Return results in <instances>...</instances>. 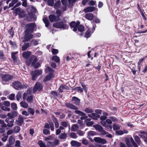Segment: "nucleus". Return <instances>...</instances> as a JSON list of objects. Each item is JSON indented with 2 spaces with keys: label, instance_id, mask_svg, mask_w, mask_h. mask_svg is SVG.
Instances as JSON below:
<instances>
[{
  "label": "nucleus",
  "instance_id": "16",
  "mask_svg": "<svg viewBox=\"0 0 147 147\" xmlns=\"http://www.w3.org/2000/svg\"><path fill=\"white\" fill-rule=\"evenodd\" d=\"M24 122V118L21 115H20L18 119L16 120V124L19 126H21Z\"/></svg>",
  "mask_w": 147,
  "mask_h": 147
},
{
  "label": "nucleus",
  "instance_id": "21",
  "mask_svg": "<svg viewBox=\"0 0 147 147\" xmlns=\"http://www.w3.org/2000/svg\"><path fill=\"white\" fill-rule=\"evenodd\" d=\"M138 135L142 138L144 140L145 142H146V136L147 135V133L145 132H141Z\"/></svg>",
  "mask_w": 147,
  "mask_h": 147
},
{
  "label": "nucleus",
  "instance_id": "49",
  "mask_svg": "<svg viewBox=\"0 0 147 147\" xmlns=\"http://www.w3.org/2000/svg\"><path fill=\"white\" fill-rule=\"evenodd\" d=\"M47 2L48 5L49 6H52L54 5L53 0H48Z\"/></svg>",
  "mask_w": 147,
  "mask_h": 147
},
{
  "label": "nucleus",
  "instance_id": "12",
  "mask_svg": "<svg viewBox=\"0 0 147 147\" xmlns=\"http://www.w3.org/2000/svg\"><path fill=\"white\" fill-rule=\"evenodd\" d=\"M32 65L34 67L37 68L39 66L40 64L39 62H37L36 63L37 61V57L36 56H33L32 57Z\"/></svg>",
  "mask_w": 147,
  "mask_h": 147
},
{
  "label": "nucleus",
  "instance_id": "28",
  "mask_svg": "<svg viewBox=\"0 0 147 147\" xmlns=\"http://www.w3.org/2000/svg\"><path fill=\"white\" fill-rule=\"evenodd\" d=\"M26 101L27 102L29 103L33 102V96H29L26 98Z\"/></svg>",
  "mask_w": 147,
  "mask_h": 147
},
{
  "label": "nucleus",
  "instance_id": "10",
  "mask_svg": "<svg viewBox=\"0 0 147 147\" xmlns=\"http://www.w3.org/2000/svg\"><path fill=\"white\" fill-rule=\"evenodd\" d=\"M33 38V35L31 33L28 32L27 31H25V36L24 37V40L26 41H29Z\"/></svg>",
  "mask_w": 147,
  "mask_h": 147
},
{
  "label": "nucleus",
  "instance_id": "18",
  "mask_svg": "<svg viewBox=\"0 0 147 147\" xmlns=\"http://www.w3.org/2000/svg\"><path fill=\"white\" fill-rule=\"evenodd\" d=\"M49 18L50 21L51 22L54 21H58L59 20V17L58 16L56 17L55 16L53 15H50L49 16Z\"/></svg>",
  "mask_w": 147,
  "mask_h": 147
},
{
  "label": "nucleus",
  "instance_id": "35",
  "mask_svg": "<svg viewBox=\"0 0 147 147\" xmlns=\"http://www.w3.org/2000/svg\"><path fill=\"white\" fill-rule=\"evenodd\" d=\"M61 5L60 1H57L54 5V7L56 9H58L59 8Z\"/></svg>",
  "mask_w": 147,
  "mask_h": 147
},
{
  "label": "nucleus",
  "instance_id": "44",
  "mask_svg": "<svg viewBox=\"0 0 147 147\" xmlns=\"http://www.w3.org/2000/svg\"><path fill=\"white\" fill-rule=\"evenodd\" d=\"M77 29L80 32H82L84 30V27L82 25H80L78 26Z\"/></svg>",
  "mask_w": 147,
  "mask_h": 147
},
{
  "label": "nucleus",
  "instance_id": "50",
  "mask_svg": "<svg viewBox=\"0 0 147 147\" xmlns=\"http://www.w3.org/2000/svg\"><path fill=\"white\" fill-rule=\"evenodd\" d=\"M11 107L14 110H16L17 109V105L15 103H12L11 104Z\"/></svg>",
  "mask_w": 147,
  "mask_h": 147
},
{
  "label": "nucleus",
  "instance_id": "52",
  "mask_svg": "<svg viewBox=\"0 0 147 147\" xmlns=\"http://www.w3.org/2000/svg\"><path fill=\"white\" fill-rule=\"evenodd\" d=\"M64 89H66L65 86H61L58 89L59 92H63L62 90H63Z\"/></svg>",
  "mask_w": 147,
  "mask_h": 147
},
{
  "label": "nucleus",
  "instance_id": "36",
  "mask_svg": "<svg viewBox=\"0 0 147 147\" xmlns=\"http://www.w3.org/2000/svg\"><path fill=\"white\" fill-rule=\"evenodd\" d=\"M113 130H117L120 129V127L118 124L115 123L113 125Z\"/></svg>",
  "mask_w": 147,
  "mask_h": 147
},
{
  "label": "nucleus",
  "instance_id": "40",
  "mask_svg": "<svg viewBox=\"0 0 147 147\" xmlns=\"http://www.w3.org/2000/svg\"><path fill=\"white\" fill-rule=\"evenodd\" d=\"M38 144L39 145L40 147H47L45 143H43L42 141L40 140L38 141Z\"/></svg>",
  "mask_w": 147,
  "mask_h": 147
},
{
  "label": "nucleus",
  "instance_id": "32",
  "mask_svg": "<svg viewBox=\"0 0 147 147\" xmlns=\"http://www.w3.org/2000/svg\"><path fill=\"white\" fill-rule=\"evenodd\" d=\"M93 127L96 130L98 131H100L101 130H102V129L103 128L101 125H94Z\"/></svg>",
  "mask_w": 147,
  "mask_h": 147
},
{
  "label": "nucleus",
  "instance_id": "59",
  "mask_svg": "<svg viewBox=\"0 0 147 147\" xmlns=\"http://www.w3.org/2000/svg\"><path fill=\"white\" fill-rule=\"evenodd\" d=\"M15 95L14 94H12L10 95L9 96V99L11 100H13L15 98Z\"/></svg>",
  "mask_w": 147,
  "mask_h": 147
},
{
  "label": "nucleus",
  "instance_id": "26",
  "mask_svg": "<svg viewBox=\"0 0 147 147\" xmlns=\"http://www.w3.org/2000/svg\"><path fill=\"white\" fill-rule=\"evenodd\" d=\"M17 115V113L16 112H14L11 113H8L7 114V116L9 117L10 118H13L14 117L16 116Z\"/></svg>",
  "mask_w": 147,
  "mask_h": 147
},
{
  "label": "nucleus",
  "instance_id": "25",
  "mask_svg": "<svg viewBox=\"0 0 147 147\" xmlns=\"http://www.w3.org/2000/svg\"><path fill=\"white\" fill-rule=\"evenodd\" d=\"M20 105L21 107L24 108H27L28 107V104L25 101H22L20 103Z\"/></svg>",
  "mask_w": 147,
  "mask_h": 147
},
{
  "label": "nucleus",
  "instance_id": "39",
  "mask_svg": "<svg viewBox=\"0 0 147 147\" xmlns=\"http://www.w3.org/2000/svg\"><path fill=\"white\" fill-rule=\"evenodd\" d=\"M96 134V132L93 131H88V138L90 139L89 136H92L95 135Z\"/></svg>",
  "mask_w": 147,
  "mask_h": 147
},
{
  "label": "nucleus",
  "instance_id": "22",
  "mask_svg": "<svg viewBox=\"0 0 147 147\" xmlns=\"http://www.w3.org/2000/svg\"><path fill=\"white\" fill-rule=\"evenodd\" d=\"M71 145L72 146H80L81 144L80 143L77 142L75 140H72L70 142Z\"/></svg>",
  "mask_w": 147,
  "mask_h": 147
},
{
  "label": "nucleus",
  "instance_id": "47",
  "mask_svg": "<svg viewBox=\"0 0 147 147\" xmlns=\"http://www.w3.org/2000/svg\"><path fill=\"white\" fill-rule=\"evenodd\" d=\"M9 43L12 45L14 49H15L17 47V45L16 43L14 42H13L11 40L9 41Z\"/></svg>",
  "mask_w": 147,
  "mask_h": 147
},
{
  "label": "nucleus",
  "instance_id": "45",
  "mask_svg": "<svg viewBox=\"0 0 147 147\" xmlns=\"http://www.w3.org/2000/svg\"><path fill=\"white\" fill-rule=\"evenodd\" d=\"M21 94L22 93L20 92H18L16 96V99L17 100L19 101L21 98Z\"/></svg>",
  "mask_w": 147,
  "mask_h": 147
},
{
  "label": "nucleus",
  "instance_id": "9",
  "mask_svg": "<svg viewBox=\"0 0 147 147\" xmlns=\"http://www.w3.org/2000/svg\"><path fill=\"white\" fill-rule=\"evenodd\" d=\"M42 71L41 70H37L32 72V80H35L36 78L39 75L42 74Z\"/></svg>",
  "mask_w": 147,
  "mask_h": 147
},
{
  "label": "nucleus",
  "instance_id": "8",
  "mask_svg": "<svg viewBox=\"0 0 147 147\" xmlns=\"http://www.w3.org/2000/svg\"><path fill=\"white\" fill-rule=\"evenodd\" d=\"M35 26V23H30L27 25V29L26 31H27L28 32L32 33L34 31Z\"/></svg>",
  "mask_w": 147,
  "mask_h": 147
},
{
  "label": "nucleus",
  "instance_id": "20",
  "mask_svg": "<svg viewBox=\"0 0 147 147\" xmlns=\"http://www.w3.org/2000/svg\"><path fill=\"white\" fill-rule=\"evenodd\" d=\"M66 105L67 107L71 109L74 110H78V107L70 103H66Z\"/></svg>",
  "mask_w": 147,
  "mask_h": 147
},
{
  "label": "nucleus",
  "instance_id": "11",
  "mask_svg": "<svg viewBox=\"0 0 147 147\" xmlns=\"http://www.w3.org/2000/svg\"><path fill=\"white\" fill-rule=\"evenodd\" d=\"M80 24V22L78 21H77L76 23L75 22H72L70 23V26L71 28H73V30L76 32L77 31L78 26Z\"/></svg>",
  "mask_w": 147,
  "mask_h": 147
},
{
  "label": "nucleus",
  "instance_id": "6",
  "mask_svg": "<svg viewBox=\"0 0 147 147\" xmlns=\"http://www.w3.org/2000/svg\"><path fill=\"white\" fill-rule=\"evenodd\" d=\"M59 144V141L57 139H55L54 142L48 141L47 142V145L48 147H55Z\"/></svg>",
  "mask_w": 147,
  "mask_h": 147
},
{
  "label": "nucleus",
  "instance_id": "1",
  "mask_svg": "<svg viewBox=\"0 0 147 147\" xmlns=\"http://www.w3.org/2000/svg\"><path fill=\"white\" fill-rule=\"evenodd\" d=\"M45 72L47 73H49V74L45 78L44 82L49 81L54 76L53 70L49 67H47L45 70Z\"/></svg>",
  "mask_w": 147,
  "mask_h": 147
},
{
  "label": "nucleus",
  "instance_id": "46",
  "mask_svg": "<svg viewBox=\"0 0 147 147\" xmlns=\"http://www.w3.org/2000/svg\"><path fill=\"white\" fill-rule=\"evenodd\" d=\"M43 133L45 135L50 134V131L49 130L44 129L43 130Z\"/></svg>",
  "mask_w": 147,
  "mask_h": 147
},
{
  "label": "nucleus",
  "instance_id": "55",
  "mask_svg": "<svg viewBox=\"0 0 147 147\" xmlns=\"http://www.w3.org/2000/svg\"><path fill=\"white\" fill-rule=\"evenodd\" d=\"M75 89L77 91L79 92H82L83 91L82 89L80 87H76L75 88Z\"/></svg>",
  "mask_w": 147,
  "mask_h": 147
},
{
  "label": "nucleus",
  "instance_id": "51",
  "mask_svg": "<svg viewBox=\"0 0 147 147\" xmlns=\"http://www.w3.org/2000/svg\"><path fill=\"white\" fill-rule=\"evenodd\" d=\"M0 124L1 125V127H6V123H5L4 120L0 119Z\"/></svg>",
  "mask_w": 147,
  "mask_h": 147
},
{
  "label": "nucleus",
  "instance_id": "48",
  "mask_svg": "<svg viewBox=\"0 0 147 147\" xmlns=\"http://www.w3.org/2000/svg\"><path fill=\"white\" fill-rule=\"evenodd\" d=\"M130 140L134 147H138V146L137 144L135 142L132 137H131L130 138Z\"/></svg>",
  "mask_w": 147,
  "mask_h": 147
},
{
  "label": "nucleus",
  "instance_id": "23",
  "mask_svg": "<svg viewBox=\"0 0 147 147\" xmlns=\"http://www.w3.org/2000/svg\"><path fill=\"white\" fill-rule=\"evenodd\" d=\"M86 18L89 20H92L94 18V15L92 13H88L86 14Z\"/></svg>",
  "mask_w": 147,
  "mask_h": 147
},
{
  "label": "nucleus",
  "instance_id": "42",
  "mask_svg": "<svg viewBox=\"0 0 147 147\" xmlns=\"http://www.w3.org/2000/svg\"><path fill=\"white\" fill-rule=\"evenodd\" d=\"M134 138L138 144H140L141 143V142L138 136H136Z\"/></svg>",
  "mask_w": 147,
  "mask_h": 147
},
{
  "label": "nucleus",
  "instance_id": "41",
  "mask_svg": "<svg viewBox=\"0 0 147 147\" xmlns=\"http://www.w3.org/2000/svg\"><path fill=\"white\" fill-rule=\"evenodd\" d=\"M18 0H12L11 3H9V7H13L15 4H16Z\"/></svg>",
  "mask_w": 147,
  "mask_h": 147
},
{
  "label": "nucleus",
  "instance_id": "54",
  "mask_svg": "<svg viewBox=\"0 0 147 147\" xmlns=\"http://www.w3.org/2000/svg\"><path fill=\"white\" fill-rule=\"evenodd\" d=\"M53 139V138L52 136H50L45 138V141H48L49 140H52Z\"/></svg>",
  "mask_w": 147,
  "mask_h": 147
},
{
  "label": "nucleus",
  "instance_id": "30",
  "mask_svg": "<svg viewBox=\"0 0 147 147\" xmlns=\"http://www.w3.org/2000/svg\"><path fill=\"white\" fill-rule=\"evenodd\" d=\"M92 30L91 29H88L86 31L85 36L86 38H88L90 37L92 32L91 31Z\"/></svg>",
  "mask_w": 147,
  "mask_h": 147
},
{
  "label": "nucleus",
  "instance_id": "24",
  "mask_svg": "<svg viewBox=\"0 0 147 147\" xmlns=\"http://www.w3.org/2000/svg\"><path fill=\"white\" fill-rule=\"evenodd\" d=\"M31 53L29 51H27L23 53L22 56L25 59L28 58L30 56Z\"/></svg>",
  "mask_w": 147,
  "mask_h": 147
},
{
  "label": "nucleus",
  "instance_id": "34",
  "mask_svg": "<svg viewBox=\"0 0 147 147\" xmlns=\"http://www.w3.org/2000/svg\"><path fill=\"white\" fill-rule=\"evenodd\" d=\"M29 45L28 43H25L22 47V50L24 51L26 50L29 47Z\"/></svg>",
  "mask_w": 147,
  "mask_h": 147
},
{
  "label": "nucleus",
  "instance_id": "15",
  "mask_svg": "<svg viewBox=\"0 0 147 147\" xmlns=\"http://www.w3.org/2000/svg\"><path fill=\"white\" fill-rule=\"evenodd\" d=\"M42 88V86L40 84L39 82H37L36 84L33 88V92L35 93L37 90L38 91L41 90Z\"/></svg>",
  "mask_w": 147,
  "mask_h": 147
},
{
  "label": "nucleus",
  "instance_id": "13",
  "mask_svg": "<svg viewBox=\"0 0 147 147\" xmlns=\"http://www.w3.org/2000/svg\"><path fill=\"white\" fill-rule=\"evenodd\" d=\"M13 76H11L10 74H7L4 75L3 76L2 79L3 80V83L4 82L8 81L10 80L13 78Z\"/></svg>",
  "mask_w": 147,
  "mask_h": 147
},
{
  "label": "nucleus",
  "instance_id": "31",
  "mask_svg": "<svg viewBox=\"0 0 147 147\" xmlns=\"http://www.w3.org/2000/svg\"><path fill=\"white\" fill-rule=\"evenodd\" d=\"M43 21L45 24V26L46 27H47L50 23L49 22L48 19L47 17H45L43 19Z\"/></svg>",
  "mask_w": 147,
  "mask_h": 147
},
{
  "label": "nucleus",
  "instance_id": "2",
  "mask_svg": "<svg viewBox=\"0 0 147 147\" xmlns=\"http://www.w3.org/2000/svg\"><path fill=\"white\" fill-rule=\"evenodd\" d=\"M100 123L102 125L109 130H111L112 128V126L111 125L112 122L110 119H107L105 121H101Z\"/></svg>",
  "mask_w": 147,
  "mask_h": 147
},
{
  "label": "nucleus",
  "instance_id": "14",
  "mask_svg": "<svg viewBox=\"0 0 147 147\" xmlns=\"http://www.w3.org/2000/svg\"><path fill=\"white\" fill-rule=\"evenodd\" d=\"M97 9L94 6H89L85 8L84 11L85 13L92 12L94 11L97 10Z\"/></svg>",
  "mask_w": 147,
  "mask_h": 147
},
{
  "label": "nucleus",
  "instance_id": "43",
  "mask_svg": "<svg viewBox=\"0 0 147 147\" xmlns=\"http://www.w3.org/2000/svg\"><path fill=\"white\" fill-rule=\"evenodd\" d=\"M20 127L18 126L15 127L13 128V131L15 133L18 132L20 130Z\"/></svg>",
  "mask_w": 147,
  "mask_h": 147
},
{
  "label": "nucleus",
  "instance_id": "64",
  "mask_svg": "<svg viewBox=\"0 0 147 147\" xmlns=\"http://www.w3.org/2000/svg\"><path fill=\"white\" fill-rule=\"evenodd\" d=\"M86 125L88 126H91L93 124V122L92 121L86 122Z\"/></svg>",
  "mask_w": 147,
  "mask_h": 147
},
{
  "label": "nucleus",
  "instance_id": "7",
  "mask_svg": "<svg viewBox=\"0 0 147 147\" xmlns=\"http://www.w3.org/2000/svg\"><path fill=\"white\" fill-rule=\"evenodd\" d=\"M5 121L7 123V124H6V127H11L14 125V120L12 119L7 117L5 119Z\"/></svg>",
  "mask_w": 147,
  "mask_h": 147
},
{
  "label": "nucleus",
  "instance_id": "56",
  "mask_svg": "<svg viewBox=\"0 0 147 147\" xmlns=\"http://www.w3.org/2000/svg\"><path fill=\"white\" fill-rule=\"evenodd\" d=\"M28 112L29 113L32 115H34V110L32 109L31 108H28Z\"/></svg>",
  "mask_w": 147,
  "mask_h": 147
},
{
  "label": "nucleus",
  "instance_id": "4",
  "mask_svg": "<svg viewBox=\"0 0 147 147\" xmlns=\"http://www.w3.org/2000/svg\"><path fill=\"white\" fill-rule=\"evenodd\" d=\"M53 26L57 28H68L67 25L64 24L63 22H60L54 23Z\"/></svg>",
  "mask_w": 147,
  "mask_h": 147
},
{
  "label": "nucleus",
  "instance_id": "37",
  "mask_svg": "<svg viewBox=\"0 0 147 147\" xmlns=\"http://www.w3.org/2000/svg\"><path fill=\"white\" fill-rule=\"evenodd\" d=\"M75 111V113L78 115H79L80 116H82V115H85L86 114L83 112L77 110H76Z\"/></svg>",
  "mask_w": 147,
  "mask_h": 147
},
{
  "label": "nucleus",
  "instance_id": "38",
  "mask_svg": "<svg viewBox=\"0 0 147 147\" xmlns=\"http://www.w3.org/2000/svg\"><path fill=\"white\" fill-rule=\"evenodd\" d=\"M78 128L79 127L78 125L74 124L71 127V130L73 131H75L77 130Z\"/></svg>",
  "mask_w": 147,
  "mask_h": 147
},
{
  "label": "nucleus",
  "instance_id": "53",
  "mask_svg": "<svg viewBox=\"0 0 147 147\" xmlns=\"http://www.w3.org/2000/svg\"><path fill=\"white\" fill-rule=\"evenodd\" d=\"M70 136L71 137L73 138H76L78 136L75 133L72 132L70 134Z\"/></svg>",
  "mask_w": 147,
  "mask_h": 147
},
{
  "label": "nucleus",
  "instance_id": "61",
  "mask_svg": "<svg viewBox=\"0 0 147 147\" xmlns=\"http://www.w3.org/2000/svg\"><path fill=\"white\" fill-rule=\"evenodd\" d=\"M96 3V2L93 1H91L88 3V5L90 6H93Z\"/></svg>",
  "mask_w": 147,
  "mask_h": 147
},
{
  "label": "nucleus",
  "instance_id": "62",
  "mask_svg": "<svg viewBox=\"0 0 147 147\" xmlns=\"http://www.w3.org/2000/svg\"><path fill=\"white\" fill-rule=\"evenodd\" d=\"M52 52L53 54H56L58 53V51L57 49H53L52 51Z\"/></svg>",
  "mask_w": 147,
  "mask_h": 147
},
{
  "label": "nucleus",
  "instance_id": "63",
  "mask_svg": "<svg viewBox=\"0 0 147 147\" xmlns=\"http://www.w3.org/2000/svg\"><path fill=\"white\" fill-rule=\"evenodd\" d=\"M110 119L111 121L112 120L113 122H116L117 121V119L115 117H110Z\"/></svg>",
  "mask_w": 147,
  "mask_h": 147
},
{
  "label": "nucleus",
  "instance_id": "58",
  "mask_svg": "<svg viewBox=\"0 0 147 147\" xmlns=\"http://www.w3.org/2000/svg\"><path fill=\"white\" fill-rule=\"evenodd\" d=\"M3 104L6 106L9 107L10 105V103L9 101H6L3 102Z\"/></svg>",
  "mask_w": 147,
  "mask_h": 147
},
{
  "label": "nucleus",
  "instance_id": "27",
  "mask_svg": "<svg viewBox=\"0 0 147 147\" xmlns=\"http://www.w3.org/2000/svg\"><path fill=\"white\" fill-rule=\"evenodd\" d=\"M15 139L12 136H10L9 137L8 142L9 144L13 145L15 142Z\"/></svg>",
  "mask_w": 147,
  "mask_h": 147
},
{
  "label": "nucleus",
  "instance_id": "3",
  "mask_svg": "<svg viewBox=\"0 0 147 147\" xmlns=\"http://www.w3.org/2000/svg\"><path fill=\"white\" fill-rule=\"evenodd\" d=\"M84 111L88 113H91V114H89L88 116L93 119H95L96 117H97L98 115L95 113H93V111L92 109L90 108H87L85 109Z\"/></svg>",
  "mask_w": 147,
  "mask_h": 147
},
{
  "label": "nucleus",
  "instance_id": "60",
  "mask_svg": "<svg viewBox=\"0 0 147 147\" xmlns=\"http://www.w3.org/2000/svg\"><path fill=\"white\" fill-rule=\"evenodd\" d=\"M116 134L118 135H122L124 134V132L122 130H119L116 131Z\"/></svg>",
  "mask_w": 147,
  "mask_h": 147
},
{
  "label": "nucleus",
  "instance_id": "29",
  "mask_svg": "<svg viewBox=\"0 0 147 147\" xmlns=\"http://www.w3.org/2000/svg\"><path fill=\"white\" fill-rule=\"evenodd\" d=\"M67 135L66 133H62L58 136V138L61 139H65L67 138Z\"/></svg>",
  "mask_w": 147,
  "mask_h": 147
},
{
  "label": "nucleus",
  "instance_id": "5",
  "mask_svg": "<svg viewBox=\"0 0 147 147\" xmlns=\"http://www.w3.org/2000/svg\"><path fill=\"white\" fill-rule=\"evenodd\" d=\"M13 86L15 89L18 90H19L21 89L22 88L26 87L24 85H22L20 82L18 81L13 82Z\"/></svg>",
  "mask_w": 147,
  "mask_h": 147
},
{
  "label": "nucleus",
  "instance_id": "57",
  "mask_svg": "<svg viewBox=\"0 0 147 147\" xmlns=\"http://www.w3.org/2000/svg\"><path fill=\"white\" fill-rule=\"evenodd\" d=\"M1 109L4 111H10V109L9 108L5 106H2L1 107Z\"/></svg>",
  "mask_w": 147,
  "mask_h": 147
},
{
  "label": "nucleus",
  "instance_id": "17",
  "mask_svg": "<svg viewBox=\"0 0 147 147\" xmlns=\"http://www.w3.org/2000/svg\"><path fill=\"white\" fill-rule=\"evenodd\" d=\"M94 140L95 142L102 144H105L107 142V141L104 139L101 138L99 137L95 138Z\"/></svg>",
  "mask_w": 147,
  "mask_h": 147
},
{
  "label": "nucleus",
  "instance_id": "33",
  "mask_svg": "<svg viewBox=\"0 0 147 147\" xmlns=\"http://www.w3.org/2000/svg\"><path fill=\"white\" fill-rule=\"evenodd\" d=\"M52 60L54 61L57 63L59 62L60 60L59 57L56 55L53 56L52 57Z\"/></svg>",
  "mask_w": 147,
  "mask_h": 147
},
{
  "label": "nucleus",
  "instance_id": "19",
  "mask_svg": "<svg viewBox=\"0 0 147 147\" xmlns=\"http://www.w3.org/2000/svg\"><path fill=\"white\" fill-rule=\"evenodd\" d=\"M72 102L76 105H79L80 103V100L78 98L73 97L72 98Z\"/></svg>",
  "mask_w": 147,
  "mask_h": 147
}]
</instances>
